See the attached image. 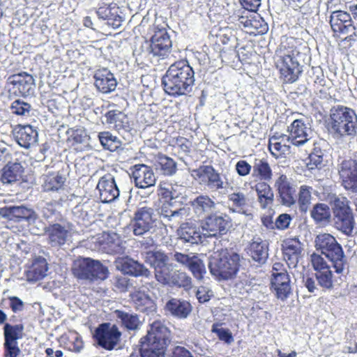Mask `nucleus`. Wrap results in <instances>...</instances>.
Masks as SVG:
<instances>
[{"instance_id":"obj_1","label":"nucleus","mask_w":357,"mask_h":357,"mask_svg":"<svg viewBox=\"0 0 357 357\" xmlns=\"http://www.w3.org/2000/svg\"><path fill=\"white\" fill-rule=\"evenodd\" d=\"M195 72L185 60L172 64L162 79L164 91L169 96L177 97L187 95L195 84Z\"/></svg>"},{"instance_id":"obj_2","label":"nucleus","mask_w":357,"mask_h":357,"mask_svg":"<svg viewBox=\"0 0 357 357\" xmlns=\"http://www.w3.org/2000/svg\"><path fill=\"white\" fill-rule=\"evenodd\" d=\"M171 340V332L165 324L160 321H153L146 335L140 340L141 357H165Z\"/></svg>"},{"instance_id":"obj_3","label":"nucleus","mask_w":357,"mask_h":357,"mask_svg":"<svg viewBox=\"0 0 357 357\" xmlns=\"http://www.w3.org/2000/svg\"><path fill=\"white\" fill-rule=\"evenodd\" d=\"M328 130L335 139L354 137L357 134V115L354 110L343 105L330 109Z\"/></svg>"},{"instance_id":"obj_4","label":"nucleus","mask_w":357,"mask_h":357,"mask_svg":"<svg viewBox=\"0 0 357 357\" xmlns=\"http://www.w3.org/2000/svg\"><path fill=\"white\" fill-rule=\"evenodd\" d=\"M243 258L233 250H222L214 252L208 259V268L219 280L234 278L241 266Z\"/></svg>"},{"instance_id":"obj_5","label":"nucleus","mask_w":357,"mask_h":357,"mask_svg":"<svg viewBox=\"0 0 357 357\" xmlns=\"http://www.w3.org/2000/svg\"><path fill=\"white\" fill-rule=\"evenodd\" d=\"M316 250L331 263L337 273H342L347 266V259L342 245L331 234L323 233L318 234L314 240Z\"/></svg>"},{"instance_id":"obj_6","label":"nucleus","mask_w":357,"mask_h":357,"mask_svg":"<svg viewBox=\"0 0 357 357\" xmlns=\"http://www.w3.org/2000/svg\"><path fill=\"white\" fill-rule=\"evenodd\" d=\"M333 213V227L347 236H352L355 228V219L349 201L346 197L333 195L329 197Z\"/></svg>"},{"instance_id":"obj_7","label":"nucleus","mask_w":357,"mask_h":357,"mask_svg":"<svg viewBox=\"0 0 357 357\" xmlns=\"http://www.w3.org/2000/svg\"><path fill=\"white\" fill-rule=\"evenodd\" d=\"M141 58L147 59L151 63L158 62L167 58L172 52V41L166 29H158L151 38L142 45Z\"/></svg>"},{"instance_id":"obj_8","label":"nucleus","mask_w":357,"mask_h":357,"mask_svg":"<svg viewBox=\"0 0 357 357\" xmlns=\"http://www.w3.org/2000/svg\"><path fill=\"white\" fill-rule=\"evenodd\" d=\"M73 273L80 280L89 282L105 280L108 278L109 270L100 261L89 257H80L73 262Z\"/></svg>"},{"instance_id":"obj_9","label":"nucleus","mask_w":357,"mask_h":357,"mask_svg":"<svg viewBox=\"0 0 357 357\" xmlns=\"http://www.w3.org/2000/svg\"><path fill=\"white\" fill-rule=\"evenodd\" d=\"M161 225L154 208L149 206L137 208L130 220V226L135 236L152 234Z\"/></svg>"},{"instance_id":"obj_10","label":"nucleus","mask_w":357,"mask_h":357,"mask_svg":"<svg viewBox=\"0 0 357 357\" xmlns=\"http://www.w3.org/2000/svg\"><path fill=\"white\" fill-rule=\"evenodd\" d=\"M303 54L296 49L287 52L280 56L278 67L282 77L287 83L296 82L302 73L301 60Z\"/></svg>"},{"instance_id":"obj_11","label":"nucleus","mask_w":357,"mask_h":357,"mask_svg":"<svg viewBox=\"0 0 357 357\" xmlns=\"http://www.w3.org/2000/svg\"><path fill=\"white\" fill-rule=\"evenodd\" d=\"M193 172L196 179L201 184L205 185L212 192H218L225 195L228 192L229 183L224 181L220 174L211 165H202Z\"/></svg>"},{"instance_id":"obj_12","label":"nucleus","mask_w":357,"mask_h":357,"mask_svg":"<svg viewBox=\"0 0 357 357\" xmlns=\"http://www.w3.org/2000/svg\"><path fill=\"white\" fill-rule=\"evenodd\" d=\"M122 333L116 324L105 322L95 330L93 337L98 345L106 350L111 351L119 346Z\"/></svg>"},{"instance_id":"obj_13","label":"nucleus","mask_w":357,"mask_h":357,"mask_svg":"<svg viewBox=\"0 0 357 357\" xmlns=\"http://www.w3.org/2000/svg\"><path fill=\"white\" fill-rule=\"evenodd\" d=\"M337 169L347 190L357 192V160L350 157H339Z\"/></svg>"},{"instance_id":"obj_14","label":"nucleus","mask_w":357,"mask_h":357,"mask_svg":"<svg viewBox=\"0 0 357 357\" xmlns=\"http://www.w3.org/2000/svg\"><path fill=\"white\" fill-rule=\"evenodd\" d=\"M0 217L13 222H26L33 224L38 218L36 211L23 204H8L0 207Z\"/></svg>"},{"instance_id":"obj_15","label":"nucleus","mask_w":357,"mask_h":357,"mask_svg":"<svg viewBox=\"0 0 357 357\" xmlns=\"http://www.w3.org/2000/svg\"><path fill=\"white\" fill-rule=\"evenodd\" d=\"M0 217L13 222H26L33 224L38 218L36 211L23 204H8L0 207Z\"/></svg>"},{"instance_id":"obj_16","label":"nucleus","mask_w":357,"mask_h":357,"mask_svg":"<svg viewBox=\"0 0 357 357\" xmlns=\"http://www.w3.org/2000/svg\"><path fill=\"white\" fill-rule=\"evenodd\" d=\"M330 25L331 29L335 34L348 35L345 39L356 40L357 34L356 28L353 25L350 14L342 10L332 12L330 16Z\"/></svg>"},{"instance_id":"obj_17","label":"nucleus","mask_w":357,"mask_h":357,"mask_svg":"<svg viewBox=\"0 0 357 357\" xmlns=\"http://www.w3.org/2000/svg\"><path fill=\"white\" fill-rule=\"evenodd\" d=\"M24 326L22 324H4V357H18L21 350L18 347L17 340L23 337Z\"/></svg>"},{"instance_id":"obj_18","label":"nucleus","mask_w":357,"mask_h":357,"mask_svg":"<svg viewBox=\"0 0 357 357\" xmlns=\"http://www.w3.org/2000/svg\"><path fill=\"white\" fill-rule=\"evenodd\" d=\"M6 84L9 91L16 96H28L34 93L35 79L26 72L13 74L8 77Z\"/></svg>"},{"instance_id":"obj_19","label":"nucleus","mask_w":357,"mask_h":357,"mask_svg":"<svg viewBox=\"0 0 357 357\" xmlns=\"http://www.w3.org/2000/svg\"><path fill=\"white\" fill-rule=\"evenodd\" d=\"M287 132L289 135H281L282 139H286L287 142L291 144L300 146L305 144L309 139V135L311 129L305 123L303 119L294 120L289 126H288Z\"/></svg>"},{"instance_id":"obj_20","label":"nucleus","mask_w":357,"mask_h":357,"mask_svg":"<svg viewBox=\"0 0 357 357\" xmlns=\"http://www.w3.org/2000/svg\"><path fill=\"white\" fill-rule=\"evenodd\" d=\"M229 222L226 216L217 214L210 215L201 225L205 238L218 237L227 233Z\"/></svg>"},{"instance_id":"obj_21","label":"nucleus","mask_w":357,"mask_h":357,"mask_svg":"<svg viewBox=\"0 0 357 357\" xmlns=\"http://www.w3.org/2000/svg\"><path fill=\"white\" fill-rule=\"evenodd\" d=\"M114 263L116 268L124 274L146 278H149L152 275L151 271L143 264L128 256L117 258Z\"/></svg>"},{"instance_id":"obj_22","label":"nucleus","mask_w":357,"mask_h":357,"mask_svg":"<svg viewBox=\"0 0 357 357\" xmlns=\"http://www.w3.org/2000/svg\"><path fill=\"white\" fill-rule=\"evenodd\" d=\"M96 188L99 191L100 199L103 203L115 201L120 195V190L114 176L106 174L99 179Z\"/></svg>"},{"instance_id":"obj_23","label":"nucleus","mask_w":357,"mask_h":357,"mask_svg":"<svg viewBox=\"0 0 357 357\" xmlns=\"http://www.w3.org/2000/svg\"><path fill=\"white\" fill-rule=\"evenodd\" d=\"M280 203L285 206L291 207L296 202L294 185L286 175L281 174L275 182Z\"/></svg>"},{"instance_id":"obj_24","label":"nucleus","mask_w":357,"mask_h":357,"mask_svg":"<svg viewBox=\"0 0 357 357\" xmlns=\"http://www.w3.org/2000/svg\"><path fill=\"white\" fill-rule=\"evenodd\" d=\"M176 234L178 240L190 246L202 243L206 238L202 228L192 222L182 223Z\"/></svg>"},{"instance_id":"obj_25","label":"nucleus","mask_w":357,"mask_h":357,"mask_svg":"<svg viewBox=\"0 0 357 357\" xmlns=\"http://www.w3.org/2000/svg\"><path fill=\"white\" fill-rule=\"evenodd\" d=\"M271 283V288L278 299L284 301L291 294L290 278L287 271L273 273Z\"/></svg>"},{"instance_id":"obj_26","label":"nucleus","mask_w":357,"mask_h":357,"mask_svg":"<svg viewBox=\"0 0 357 357\" xmlns=\"http://www.w3.org/2000/svg\"><path fill=\"white\" fill-rule=\"evenodd\" d=\"M132 177L134 179L136 187L139 188H147L155 185L156 177L152 169L145 165H135L133 167Z\"/></svg>"},{"instance_id":"obj_27","label":"nucleus","mask_w":357,"mask_h":357,"mask_svg":"<svg viewBox=\"0 0 357 357\" xmlns=\"http://www.w3.org/2000/svg\"><path fill=\"white\" fill-rule=\"evenodd\" d=\"M13 136L17 144L24 148L29 149L38 142V131L30 125H17L13 130Z\"/></svg>"},{"instance_id":"obj_28","label":"nucleus","mask_w":357,"mask_h":357,"mask_svg":"<svg viewBox=\"0 0 357 357\" xmlns=\"http://www.w3.org/2000/svg\"><path fill=\"white\" fill-rule=\"evenodd\" d=\"M99 19L107 20V24L114 29L121 25L122 17L119 15V8L115 3L102 2L96 10Z\"/></svg>"},{"instance_id":"obj_29","label":"nucleus","mask_w":357,"mask_h":357,"mask_svg":"<svg viewBox=\"0 0 357 357\" xmlns=\"http://www.w3.org/2000/svg\"><path fill=\"white\" fill-rule=\"evenodd\" d=\"M164 310L167 314L176 319H185L191 314L192 306L185 300L172 298L166 302Z\"/></svg>"},{"instance_id":"obj_30","label":"nucleus","mask_w":357,"mask_h":357,"mask_svg":"<svg viewBox=\"0 0 357 357\" xmlns=\"http://www.w3.org/2000/svg\"><path fill=\"white\" fill-rule=\"evenodd\" d=\"M106 123L109 128L118 131L119 133L129 132L132 130V124L129 119L123 112L117 110H109L105 114Z\"/></svg>"},{"instance_id":"obj_31","label":"nucleus","mask_w":357,"mask_h":357,"mask_svg":"<svg viewBox=\"0 0 357 357\" xmlns=\"http://www.w3.org/2000/svg\"><path fill=\"white\" fill-rule=\"evenodd\" d=\"M95 86L102 93L114 91L117 86V81L113 73L107 68H103L96 71L94 75Z\"/></svg>"},{"instance_id":"obj_32","label":"nucleus","mask_w":357,"mask_h":357,"mask_svg":"<svg viewBox=\"0 0 357 357\" xmlns=\"http://www.w3.org/2000/svg\"><path fill=\"white\" fill-rule=\"evenodd\" d=\"M302 244L297 239H289L284 243L283 248L284 259L288 266L296 268L302 257Z\"/></svg>"},{"instance_id":"obj_33","label":"nucleus","mask_w":357,"mask_h":357,"mask_svg":"<svg viewBox=\"0 0 357 357\" xmlns=\"http://www.w3.org/2000/svg\"><path fill=\"white\" fill-rule=\"evenodd\" d=\"M45 232L48 236V242L52 247L64 245L69 236L68 229L59 223L50 224L45 228Z\"/></svg>"},{"instance_id":"obj_34","label":"nucleus","mask_w":357,"mask_h":357,"mask_svg":"<svg viewBox=\"0 0 357 357\" xmlns=\"http://www.w3.org/2000/svg\"><path fill=\"white\" fill-rule=\"evenodd\" d=\"M24 167L19 161L8 162L1 170V181L3 184H12L20 181Z\"/></svg>"},{"instance_id":"obj_35","label":"nucleus","mask_w":357,"mask_h":357,"mask_svg":"<svg viewBox=\"0 0 357 357\" xmlns=\"http://www.w3.org/2000/svg\"><path fill=\"white\" fill-rule=\"evenodd\" d=\"M130 298L137 310L146 313H152L156 310L154 300L143 291H136L130 294Z\"/></svg>"},{"instance_id":"obj_36","label":"nucleus","mask_w":357,"mask_h":357,"mask_svg":"<svg viewBox=\"0 0 357 357\" xmlns=\"http://www.w3.org/2000/svg\"><path fill=\"white\" fill-rule=\"evenodd\" d=\"M248 253L255 261L264 264L268 255L267 243L260 238H255L248 247Z\"/></svg>"},{"instance_id":"obj_37","label":"nucleus","mask_w":357,"mask_h":357,"mask_svg":"<svg viewBox=\"0 0 357 357\" xmlns=\"http://www.w3.org/2000/svg\"><path fill=\"white\" fill-rule=\"evenodd\" d=\"M190 205L198 217L210 213L215 208V202L208 195H200L190 201Z\"/></svg>"},{"instance_id":"obj_38","label":"nucleus","mask_w":357,"mask_h":357,"mask_svg":"<svg viewBox=\"0 0 357 357\" xmlns=\"http://www.w3.org/2000/svg\"><path fill=\"white\" fill-rule=\"evenodd\" d=\"M114 314L116 318L117 322L128 331H136L139 329L141 321L137 314L121 310H116Z\"/></svg>"},{"instance_id":"obj_39","label":"nucleus","mask_w":357,"mask_h":357,"mask_svg":"<svg viewBox=\"0 0 357 357\" xmlns=\"http://www.w3.org/2000/svg\"><path fill=\"white\" fill-rule=\"evenodd\" d=\"M255 189L257 199L262 208H266L273 203L274 193L271 186L264 181L255 184Z\"/></svg>"},{"instance_id":"obj_40","label":"nucleus","mask_w":357,"mask_h":357,"mask_svg":"<svg viewBox=\"0 0 357 357\" xmlns=\"http://www.w3.org/2000/svg\"><path fill=\"white\" fill-rule=\"evenodd\" d=\"M144 262L155 269L164 266L169 261V257L161 250H150L142 253Z\"/></svg>"},{"instance_id":"obj_41","label":"nucleus","mask_w":357,"mask_h":357,"mask_svg":"<svg viewBox=\"0 0 357 357\" xmlns=\"http://www.w3.org/2000/svg\"><path fill=\"white\" fill-rule=\"evenodd\" d=\"M66 178L59 172H51L44 176L43 188L45 192H58L63 189Z\"/></svg>"},{"instance_id":"obj_42","label":"nucleus","mask_w":357,"mask_h":357,"mask_svg":"<svg viewBox=\"0 0 357 357\" xmlns=\"http://www.w3.org/2000/svg\"><path fill=\"white\" fill-rule=\"evenodd\" d=\"M238 22L242 24L245 28L250 29V32L263 34L268 30V26L264 23L261 18L260 20L256 19L255 17L248 16H238Z\"/></svg>"},{"instance_id":"obj_43","label":"nucleus","mask_w":357,"mask_h":357,"mask_svg":"<svg viewBox=\"0 0 357 357\" xmlns=\"http://www.w3.org/2000/svg\"><path fill=\"white\" fill-rule=\"evenodd\" d=\"M103 248L109 254H122L126 249L125 242L115 233L107 234L104 238Z\"/></svg>"},{"instance_id":"obj_44","label":"nucleus","mask_w":357,"mask_h":357,"mask_svg":"<svg viewBox=\"0 0 357 357\" xmlns=\"http://www.w3.org/2000/svg\"><path fill=\"white\" fill-rule=\"evenodd\" d=\"M155 166L156 169L165 176H172L177 171L176 162L172 158L162 154L158 155Z\"/></svg>"},{"instance_id":"obj_45","label":"nucleus","mask_w":357,"mask_h":357,"mask_svg":"<svg viewBox=\"0 0 357 357\" xmlns=\"http://www.w3.org/2000/svg\"><path fill=\"white\" fill-rule=\"evenodd\" d=\"M48 268L45 259H40L33 262L26 273L29 281H38L47 275Z\"/></svg>"},{"instance_id":"obj_46","label":"nucleus","mask_w":357,"mask_h":357,"mask_svg":"<svg viewBox=\"0 0 357 357\" xmlns=\"http://www.w3.org/2000/svg\"><path fill=\"white\" fill-rule=\"evenodd\" d=\"M272 175V170L266 159H255L252 165L253 176H259L264 181H270Z\"/></svg>"},{"instance_id":"obj_47","label":"nucleus","mask_w":357,"mask_h":357,"mask_svg":"<svg viewBox=\"0 0 357 357\" xmlns=\"http://www.w3.org/2000/svg\"><path fill=\"white\" fill-rule=\"evenodd\" d=\"M286 139H282L281 135L277 136L273 135L269 139L268 150L276 158H279L282 154H284L289 149V145H287Z\"/></svg>"},{"instance_id":"obj_48","label":"nucleus","mask_w":357,"mask_h":357,"mask_svg":"<svg viewBox=\"0 0 357 357\" xmlns=\"http://www.w3.org/2000/svg\"><path fill=\"white\" fill-rule=\"evenodd\" d=\"M98 139L102 147L110 151H115L121 146V140L108 131L100 132Z\"/></svg>"},{"instance_id":"obj_49","label":"nucleus","mask_w":357,"mask_h":357,"mask_svg":"<svg viewBox=\"0 0 357 357\" xmlns=\"http://www.w3.org/2000/svg\"><path fill=\"white\" fill-rule=\"evenodd\" d=\"M310 215L317 223L328 222L331 217L329 206L322 203L315 204L310 212Z\"/></svg>"},{"instance_id":"obj_50","label":"nucleus","mask_w":357,"mask_h":357,"mask_svg":"<svg viewBox=\"0 0 357 357\" xmlns=\"http://www.w3.org/2000/svg\"><path fill=\"white\" fill-rule=\"evenodd\" d=\"M312 187L306 185H302L299 188L298 204L301 212L305 213L310 204L312 200Z\"/></svg>"},{"instance_id":"obj_51","label":"nucleus","mask_w":357,"mask_h":357,"mask_svg":"<svg viewBox=\"0 0 357 357\" xmlns=\"http://www.w3.org/2000/svg\"><path fill=\"white\" fill-rule=\"evenodd\" d=\"M185 214L186 209L185 208L172 210L169 208L168 206H162L160 212V217L166 219L168 221L175 222H178L181 220Z\"/></svg>"},{"instance_id":"obj_52","label":"nucleus","mask_w":357,"mask_h":357,"mask_svg":"<svg viewBox=\"0 0 357 357\" xmlns=\"http://www.w3.org/2000/svg\"><path fill=\"white\" fill-rule=\"evenodd\" d=\"M191 284V278L185 273L180 271H175L172 273V276L169 284V286H176L185 289L190 288Z\"/></svg>"},{"instance_id":"obj_53","label":"nucleus","mask_w":357,"mask_h":357,"mask_svg":"<svg viewBox=\"0 0 357 357\" xmlns=\"http://www.w3.org/2000/svg\"><path fill=\"white\" fill-rule=\"evenodd\" d=\"M187 268L191 271L194 277L198 280L202 279L204 274L206 273V268L203 261L195 254L192 255V258Z\"/></svg>"},{"instance_id":"obj_54","label":"nucleus","mask_w":357,"mask_h":357,"mask_svg":"<svg viewBox=\"0 0 357 357\" xmlns=\"http://www.w3.org/2000/svg\"><path fill=\"white\" fill-rule=\"evenodd\" d=\"M173 272L170 266L167 264L154 270L155 278L160 284L169 285Z\"/></svg>"},{"instance_id":"obj_55","label":"nucleus","mask_w":357,"mask_h":357,"mask_svg":"<svg viewBox=\"0 0 357 357\" xmlns=\"http://www.w3.org/2000/svg\"><path fill=\"white\" fill-rule=\"evenodd\" d=\"M332 271L330 269L321 271L315 273L318 285L324 289H331L333 287Z\"/></svg>"},{"instance_id":"obj_56","label":"nucleus","mask_w":357,"mask_h":357,"mask_svg":"<svg viewBox=\"0 0 357 357\" xmlns=\"http://www.w3.org/2000/svg\"><path fill=\"white\" fill-rule=\"evenodd\" d=\"M228 199L238 211L243 209L248 204V199L242 192H233L229 195Z\"/></svg>"},{"instance_id":"obj_57","label":"nucleus","mask_w":357,"mask_h":357,"mask_svg":"<svg viewBox=\"0 0 357 357\" xmlns=\"http://www.w3.org/2000/svg\"><path fill=\"white\" fill-rule=\"evenodd\" d=\"M185 187L182 185L171 183L168 187L165 188V195L166 197H169V199L172 201L179 197L183 198V195L185 192Z\"/></svg>"},{"instance_id":"obj_58","label":"nucleus","mask_w":357,"mask_h":357,"mask_svg":"<svg viewBox=\"0 0 357 357\" xmlns=\"http://www.w3.org/2000/svg\"><path fill=\"white\" fill-rule=\"evenodd\" d=\"M10 109L12 112L17 115L29 116L31 106L23 100H16L11 104Z\"/></svg>"},{"instance_id":"obj_59","label":"nucleus","mask_w":357,"mask_h":357,"mask_svg":"<svg viewBox=\"0 0 357 357\" xmlns=\"http://www.w3.org/2000/svg\"><path fill=\"white\" fill-rule=\"evenodd\" d=\"M211 331L217 335L220 340L227 344H230L234 340L229 329L220 328L218 324L213 325Z\"/></svg>"},{"instance_id":"obj_60","label":"nucleus","mask_w":357,"mask_h":357,"mask_svg":"<svg viewBox=\"0 0 357 357\" xmlns=\"http://www.w3.org/2000/svg\"><path fill=\"white\" fill-rule=\"evenodd\" d=\"M41 213L43 217L50 222H53L52 220L54 216L57 218L59 216V213L56 211V206L52 202H43L41 204Z\"/></svg>"},{"instance_id":"obj_61","label":"nucleus","mask_w":357,"mask_h":357,"mask_svg":"<svg viewBox=\"0 0 357 357\" xmlns=\"http://www.w3.org/2000/svg\"><path fill=\"white\" fill-rule=\"evenodd\" d=\"M89 208L90 206L88 203L79 204L73 208V213L80 220H88L92 212L91 210H89Z\"/></svg>"},{"instance_id":"obj_62","label":"nucleus","mask_w":357,"mask_h":357,"mask_svg":"<svg viewBox=\"0 0 357 357\" xmlns=\"http://www.w3.org/2000/svg\"><path fill=\"white\" fill-rule=\"evenodd\" d=\"M312 265L315 271L319 272L330 269V266L327 264L325 259L323 258L322 255L313 253L311 255Z\"/></svg>"},{"instance_id":"obj_63","label":"nucleus","mask_w":357,"mask_h":357,"mask_svg":"<svg viewBox=\"0 0 357 357\" xmlns=\"http://www.w3.org/2000/svg\"><path fill=\"white\" fill-rule=\"evenodd\" d=\"M308 159L309 162H307V166L310 169H313L314 168L321 169L324 165L323 162L324 157H323L322 155L310 153Z\"/></svg>"},{"instance_id":"obj_64","label":"nucleus","mask_w":357,"mask_h":357,"mask_svg":"<svg viewBox=\"0 0 357 357\" xmlns=\"http://www.w3.org/2000/svg\"><path fill=\"white\" fill-rule=\"evenodd\" d=\"M192 255L195 254H185L179 252H175L172 255V259L181 265L187 267L192 258Z\"/></svg>"}]
</instances>
